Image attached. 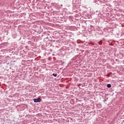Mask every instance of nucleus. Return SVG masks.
I'll list each match as a JSON object with an SVG mask.
<instances>
[{
    "label": "nucleus",
    "instance_id": "1",
    "mask_svg": "<svg viewBox=\"0 0 124 124\" xmlns=\"http://www.w3.org/2000/svg\"><path fill=\"white\" fill-rule=\"evenodd\" d=\"M34 102H40L41 101V99L38 98L37 99H33Z\"/></svg>",
    "mask_w": 124,
    "mask_h": 124
},
{
    "label": "nucleus",
    "instance_id": "2",
    "mask_svg": "<svg viewBox=\"0 0 124 124\" xmlns=\"http://www.w3.org/2000/svg\"><path fill=\"white\" fill-rule=\"evenodd\" d=\"M107 87H108V88H111V87H112V86L111 85V84H108L107 85Z\"/></svg>",
    "mask_w": 124,
    "mask_h": 124
},
{
    "label": "nucleus",
    "instance_id": "3",
    "mask_svg": "<svg viewBox=\"0 0 124 124\" xmlns=\"http://www.w3.org/2000/svg\"><path fill=\"white\" fill-rule=\"evenodd\" d=\"M52 75H53V76H54V77H57V76L58 75H57V74L54 73V74H52Z\"/></svg>",
    "mask_w": 124,
    "mask_h": 124
},
{
    "label": "nucleus",
    "instance_id": "4",
    "mask_svg": "<svg viewBox=\"0 0 124 124\" xmlns=\"http://www.w3.org/2000/svg\"><path fill=\"white\" fill-rule=\"evenodd\" d=\"M99 44L100 45H101V44H102L101 41L99 42Z\"/></svg>",
    "mask_w": 124,
    "mask_h": 124
},
{
    "label": "nucleus",
    "instance_id": "5",
    "mask_svg": "<svg viewBox=\"0 0 124 124\" xmlns=\"http://www.w3.org/2000/svg\"><path fill=\"white\" fill-rule=\"evenodd\" d=\"M92 45H93V44L92 43Z\"/></svg>",
    "mask_w": 124,
    "mask_h": 124
}]
</instances>
